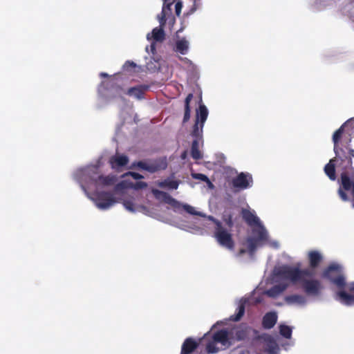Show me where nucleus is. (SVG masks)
I'll return each instance as SVG.
<instances>
[{
	"instance_id": "1",
	"label": "nucleus",
	"mask_w": 354,
	"mask_h": 354,
	"mask_svg": "<svg viewBox=\"0 0 354 354\" xmlns=\"http://www.w3.org/2000/svg\"><path fill=\"white\" fill-rule=\"evenodd\" d=\"M335 157L324 167V172L331 180L337 178L335 167L341 171L339 179L337 195L344 202L351 201L354 207V156L351 151H345L333 146Z\"/></svg>"
},
{
	"instance_id": "2",
	"label": "nucleus",
	"mask_w": 354,
	"mask_h": 354,
	"mask_svg": "<svg viewBox=\"0 0 354 354\" xmlns=\"http://www.w3.org/2000/svg\"><path fill=\"white\" fill-rule=\"evenodd\" d=\"M309 268L301 269V263L296 266L284 265L275 270V274L282 279L289 280L293 284L301 283L304 291L308 295H318L322 289V285L317 279H306L305 277H313L315 269L323 260L322 254L317 250H310L308 253Z\"/></svg>"
},
{
	"instance_id": "3",
	"label": "nucleus",
	"mask_w": 354,
	"mask_h": 354,
	"mask_svg": "<svg viewBox=\"0 0 354 354\" xmlns=\"http://www.w3.org/2000/svg\"><path fill=\"white\" fill-rule=\"evenodd\" d=\"M323 277L329 279L339 290L336 299L346 306L354 305V281L346 284L342 268L337 264L330 265L323 272Z\"/></svg>"
},
{
	"instance_id": "4",
	"label": "nucleus",
	"mask_w": 354,
	"mask_h": 354,
	"mask_svg": "<svg viewBox=\"0 0 354 354\" xmlns=\"http://www.w3.org/2000/svg\"><path fill=\"white\" fill-rule=\"evenodd\" d=\"M354 136V118L346 120L333 134L332 141L333 146L345 151H351L354 156V149L351 142Z\"/></svg>"
},
{
	"instance_id": "5",
	"label": "nucleus",
	"mask_w": 354,
	"mask_h": 354,
	"mask_svg": "<svg viewBox=\"0 0 354 354\" xmlns=\"http://www.w3.org/2000/svg\"><path fill=\"white\" fill-rule=\"evenodd\" d=\"M206 217L215 225L213 236L217 243L229 250H233L235 244L230 231L225 228L223 223L213 216H207Z\"/></svg>"
},
{
	"instance_id": "6",
	"label": "nucleus",
	"mask_w": 354,
	"mask_h": 354,
	"mask_svg": "<svg viewBox=\"0 0 354 354\" xmlns=\"http://www.w3.org/2000/svg\"><path fill=\"white\" fill-rule=\"evenodd\" d=\"M234 192H238L241 190L247 189L253 185V178L252 174L248 172H241L231 181Z\"/></svg>"
},
{
	"instance_id": "7",
	"label": "nucleus",
	"mask_w": 354,
	"mask_h": 354,
	"mask_svg": "<svg viewBox=\"0 0 354 354\" xmlns=\"http://www.w3.org/2000/svg\"><path fill=\"white\" fill-rule=\"evenodd\" d=\"M133 165L150 173H155L158 171L165 170L167 167V162L165 158H160L151 160L149 162L138 161L134 162Z\"/></svg>"
},
{
	"instance_id": "8",
	"label": "nucleus",
	"mask_w": 354,
	"mask_h": 354,
	"mask_svg": "<svg viewBox=\"0 0 354 354\" xmlns=\"http://www.w3.org/2000/svg\"><path fill=\"white\" fill-rule=\"evenodd\" d=\"M94 196L93 200L100 209H107L117 203L113 194L110 192H97Z\"/></svg>"
},
{
	"instance_id": "9",
	"label": "nucleus",
	"mask_w": 354,
	"mask_h": 354,
	"mask_svg": "<svg viewBox=\"0 0 354 354\" xmlns=\"http://www.w3.org/2000/svg\"><path fill=\"white\" fill-rule=\"evenodd\" d=\"M98 167H92L88 171V174L90 176L91 180L97 185L111 186L116 182V178L113 175H98Z\"/></svg>"
},
{
	"instance_id": "10",
	"label": "nucleus",
	"mask_w": 354,
	"mask_h": 354,
	"mask_svg": "<svg viewBox=\"0 0 354 354\" xmlns=\"http://www.w3.org/2000/svg\"><path fill=\"white\" fill-rule=\"evenodd\" d=\"M152 193L156 199L163 201L174 209H179L181 206V203L179 201L165 192L153 189Z\"/></svg>"
},
{
	"instance_id": "11",
	"label": "nucleus",
	"mask_w": 354,
	"mask_h": 354,
	"mask_svg": "<svg viewBox=\"0 0 354 354\" xmlns=\"http://www.w3.org/2000/svg\"><path fill=\"white\" fill-rule=\"evenodd\" d=\"M252 328L245 324H241L230 330V337L233 340L242 341L246 339Z\"/></svg>"
},
{
	"instance_id": "12",
	"label": "nucleus",
	"mask_w": 354,
	"mask_h": 354,
	"mask_svg": "<svg viewBox=\"0 0 354 354\" xmlns=\"http://www.w3.org/2000/svg\"><path fill=\"white\" fill-rule=\"evenodd\" d=\"M212 339L216 343H220L225 348H228L232 345V339L230 337V331L225 329H221L214 333Z\"/></svg>"
},
{
	"instance_id": "13",
	"label": "nucleus",
	"mask_w": 354,
	"mask_h": 354,
	"mask_svg": "<svg viewBox=\"0 0 354 354\" xmlns=\"http://www.w3.org/2000/svg\"><path fill=\"white\" fill-rule=\"evenodd\" d=\"M149 88V86L145 84H140L136 86L131 87L127 91V94L131 96H134L138 100L144 98V95L146 91Z\"/></svg>"
},
{
	"instance_id": "14",
	"label": "nucleus",
	"mask_w": 354,
	"mask_h": 354,
	"mask_svg": "<svg viewBox=\"0 0 354 354\" xmlns=\"http://www.w3.org/2000/svg\"><path fill=\"white\" fill-rule=\"evenodd\" d=\"M198 346V343L192 337L185 339L181 347V354H191Z\"/></svg>"
},
{
	"instance_id": "15",
	"label": "nucleus",
	"mask_w": 354,
	"mask_h": 354,
	"mask_svg": "<svg viewBox=\"0 0 354 354\" xmlns=\"http://www.w3.org/2000/svg\"><path fill=\"white\" fill-rule=\"evenodd\" d=\"M241 215L243 220L250 226L257 225L261 223L259 218L253 212L247 209H242Z\"/></svg>"
},
{
	"instance_id": "16",
	"label": "nucleus",
	"mask_w": 354,
	"mask_h": 354,
	"mask_svg": "<svg viewBox=\"0 0 354 354\" xmlns=\"http://www.w3.org/2000/svg\"><path fill=\"white\" fill-rule=\"evenodd\" d=\"M129 162V158L124 155L113 156L109 159V163L113 169H118L124 167Z\"/></svg>"
},
{
	"instance_id": "17",
	"label": "nucleus",
	"mask_w": 354,
	"mask_h": 354,
	"mask_svg": "<svg viewBox=\"0 0 354 354\" xmlns=\"http://www.w3.org/2000/svg\"><path fill=\"white\" fill-rule=\"evenodd\" d=\"M258 227L253 229L252 232L255 235L254 239L257 240L260 243L268 241V235L266 228L261 224L257 225Z\"/></svg>"
},
{
	"instance_id": "18",
	"label": "nucleus",
	"mask_w": 354,
	"mask_h": 354,
	"mask_svg": "<svg viewBox=\"0 0 354 354\" xmlns=\"http://www.w3.org/2000/svg\"><path fill=\"white\" fill-rule=\"evenodd\" d=\"M277 316L275 313H267L263 317L262 325L264 328L270 329L275 325Z\"/></svg>"
},
{
	"instance_id": "19",
	"label": "nucleus",
	"mask_w": 354,
	"mask_h": 354,
	"mask_svg": "<svg viewBox=\"0 0 354 354\" xmlns=\"http://www.w3.org/2000/svg\"><path fill=\"white\" fill-rule=\"evenodd\" d=\"M208 115V111L204 104L199 106L198 110L196 111V120L201 124V128L203 129L204 123L206 121Z\"/></svg>"
},
{
	"instance_id": "20",
	"label": "nucleus",
	"mask_w": 354,
	"mask_h": 354,
	"mask_svg": "<svg viewBox=\"0 0 354 354\" xmlns=\"http://www.w3.org/2000/svg\"><path fill=\"white\" fill-rule=\"evenodd\" d=\"M287 288L288 285L285 283L274 285L268 290L267 294L269 297H275L286 290Z\"/></svg>"
},
{
	"instance_id": "21",
	"label": "nucleus",
	"mask_w": 354,
	"mask_h": 354,
	"mask_svg": "<svg viewBox=\"0 0 354 354\" xmlns=\"http://www.w3.org/2000/svg\"><path fill=\"white\" fill-rule=\"evenodd\" d=\"M285 301L288 304H298L304 305L306 304V297L301 295H292L285 297Z\"/></svg>"
},
{
	"instance_id": "22",
	"label": "nucleus",
	"mask_w": 354,
	"mask_h": 354,
	"mask_svg": "<svg viewBox=\"0 0 354 354\" xmlns=\"http://www.w3.org/2000/svg\"><path fill=\"white\" fill-rule=\"evenodd\" d=\"M189 49V43L185 38H182L176 42L175 50L181 55L187 54Z\"/></svg>"
},
{
	"instance_id": "23",
	"label": "nucleus",
	"mask_w": 354,
	"mask_h": 354,
	"mask_svg": "<svg viewBox=\"0 0 354 354\" xmlns=\"http://www.w3.org/2000/svg\"><path fill=\"white\" fill-rule=\"evenodd\" d=\"M193 98V94L189 93L185 100V113L183 117V122H187L190 118V102Z\"/></svg>"
},
{
	"instance_id": "24",
	"label": "nucleus",
	"mask_w": 354,
	"mask_h": 354,
	"mask_svg": "<svg viewBox=\"0 0 354 354\" xmlns=\"http://www.w3.org/2000/svg\"><path fill=\"white\" fill-rule=\"evenodd\" d=\"M246 301H241L237 308V313L230 316V319L231 321L237 322L239 321L245 313Z\"/></svg>"
},
{
	"instance_id": "25",
	"label": "nucleus",
	"mask_w": 354,
	"mask_h": 354,
	"mask_svg": "<svg viewBox=\"0 0 354 354\" xmlns=\"http://www.w3.org/2000/svg\"><path fill=\"white\" fill-rule=\"evenodd\" d=\"M191 156L194 160H200L203 158L201 152L199 150V143L196 139L192 142L191 147Z\"/></svg>"
},
{
	"instance_id": "26",
	"label": "nucleus",
	"mask_w": 354,
	"mask_h": 354,
	"mask_svg": "<svg viewBox=\"0 0 354 354\" xmlns=\"http://www.w3.org/2000/svg\"><path fill=\"white\" fill-rule=\"evenodd\" d=\"M151 33L155 41L162 42L165 39V34L162 27L153 28Z\"/></svg>"
},
{
	"instance_id": "27",
	"label": "nucleus",
	"mask_w": 354,
	"mask_h": 354,
	"mask_svg": "<svg viewBox=\"0 0 354 354\" xmlns=\"http://www.w3.org/2000/svg\"><path fill=\"white\" fill-rule=\"evenodd\" d=\"M182 207L186 212L191 215L205 217V214L201 212L196 211L195 208L188 204H181L180 208Z\"/></svg>"
},
{
	"instance_id": "28",
	"label": "nucleus",
	"mask_w": 354,
	"mask_h": 354,
	"mask_svg": "<svg viewBox=\"0 0 354 354\" xmlns=\"http://www.w3.org/2000/svg\"><path fill=\"white\" fill-rule=\"evenodd\" d=\"M247 243H248V250L250 254H253L255 252L257 246L261 245V243H260L259 241H257V240H256L253 237L248 238Z\"/></svg>"
},
{
	"instance_id": "29",
	"label": "nucleus",
	"mask_w": 354,
	"mask_h": 354,
	"mask_svg": "<svg viewBox=\"0 0 354 354\" xmlns=\"http://www.w3.org/2000/svg\"><path fill=\"white\" fill-rule=\"evenodd\" d=\"M191 176L194 179L200 180L201 181L205 182L209 187H213V184L206 175L201 173H192Z\"/></svg>"
},
{
	"instance_id": "30",
	"label": "nucleus",
	"mask_w": 354,
	"mask_h": 354,
	"mask_svg": "<svg viewBox=\"0 0 354 354\" xmlns=\"http://www.w3.org/2000/svg\"><path fill=\"white\" fill-rule=\"evenodd\" d=\"M179 183L176 180H165L160 183L159 186L161 187H169V189H176L178 187Z\"/></svg>"
},
{
	"instance_id": "31",
	"label": "nucleus",
	"mask_w": 354,
	"mask_h": 354,
	"mask_svg": "<svg viewBox=\"0 0 354 354\" xmlns=\"http://www.w3.org/2000/svg\"><path fill=\"white\" fill-rule=\"evenodd\" d=\"M279 333L283 337L288 339L291 337L292 328L287 325H281L279 326Z\"/></svg>"
},
{
	"instance_id": "32",
	"label": "nucleus",
	"mask_w": 354,
	"mask_h": 354,
	"mask_svg": "<svg viewBox=\"0 0 354 354\" xmlns=\"http://www.w3.org/2000/svg\"><path fill=\"white\" fill-rule=\"evenodd\" d=\"M203 131V129L201 128V124L196 121L193 126V130L192 131V137L196 138V139L201 136V133Z\"/></svg>"
},
{
	"instance_id": "33",
	"label": "nucleus",
	"mask_w": 354,
	"mask_h": 354,
	"mask_svg": "<svg viewBox=\"0 0 354 354\" xmlns=\"http://www.w3.org/2000/svg\"><path fill=\"white\" fill-rule=\"evenodd\" d=\"M222 219L229 229H231L234 226L233 216L232 214H223Z\"/></svg>"
},
{
	"instance_id": "34",
	"label": "nucleus",
	"mask_w": 354,
	"mask_h": 354,
	"mask_svg": "<svg viewBox=\"0 0 354 354\" xmlns=\"http://www.w3.org/2000/svg\"><path fill=\"white\" fill-rule=\"evenodd\" d=\"M216 342L212 339L206 345V351L208 353H216L219 351V348L216 346Z\"/></svg>"
},
{
	"instance_id": "35",
	"label": "nucleus",
	"mask_w": 354,
	"mask_h": 354,
	"mask_svg": "<svg viewBox=\"0 0 354 354\" xmlns=\"http://www.w3.org/2000/svg\"><path fill=\"white\" fill-rule=\"evenodd\" d=\"M123 205L127 210H129L131 212H136V209L134 207V204L131 201H124L123 202Z\"/></svg>"
},
{
	"instance_id": "36",
	"label": "nucleus",
	"mask_w": 354,
	"mask_h": 354,
	"mask_svg": "<svg viewBox=\"0 0 354 354\" xmlns=\"http://www.w3.org/2000/svg\"><path fill=\"white\" fill-rule=\"evenodd\" d=\"M167 15V13L165 12H163L162 11L161 12V13L158 16V19H159V22H160V26H163L165 25L166 24V16Z\"/></svg>"
},
{
	"instance_id": "37",
	"label": "nucleus",
	"mask_w": 354,
	"mask_h": 354,
	"mask_svg": "<svg viewBox=\"0 0 354 354\" xmlns=\"http://www.w3.org/2000/svg\"><path fill=\"white\" fill-rule=\"evenodd\" d=\"M136 67V64L131 61H127L123 66L124 70L127 71H129L130 68H134Z\"/></svg>"
},
{
	"instance_id": "38",
	"label": "nucleus",
	"mask_w": 354,
	"mask_h": 354,
	"mask_svg": "<svg viewBox=\"0 0 354 354\" xmlns=\"http://www.w3.org/2000/svg\"><path fill=\"white\" fill-rule=\"evenodd\" d=\"M171 6H172V3H165V4L164 3L162 11L163 12L167 13V15L169 13H171Z\"/></svg>"
},
{
	"instance_id": "39",
	"label": "nucleus",
	"mask_w": 354,
	"mask_h": 354,
	"mask_svg": "<svg viewBox=\"0 0 354 354\" xmlns=\"http://www.w3.org/2000/svg\"><path fill=\"white\" fill-rule=\"evenodd\" d=\"M183 8L182 2L178 1L175 5V11L177 16H180Z\"/></svg>"
},
{
	"instance_id": "40",
	"label": "nucleus",
	"mask_w": 354,
	"mask_h": 354,
	"mask_svg": "<svg viewBox=\"0 0 354 354\" xmlns=\"http://www.w3.org/2000/svg\"><path fill=\"white\" fill-rule=\"evenodd\" d=\"M147 183L145 182H142V181H140V182H137L135 185H134V187L136 189H142V188H145L147 187Z\"/></svg>"
},
{
	"instance_id": "41",
	"label": "nucleus",
	"mask_w": 354,
	"mask_h": 354,
	"mask_svg": "<svg viewBox=\"0 0 354 354\" xmlns=\"http://www.w3.org/2000/svg\"><path fill=\"white\" fill-rule=\"evenodd\" d=\"M135 180H139L143 178V176L136 172H129V173Z\"/></svg>"
},
{
	"instance_id": "42",
	"label": "nucleus",
	"mask_w": 354,
	"mask_h": 354,
	"mask_svg": "<svg viewBox=\"0 0 354 354\" xmlns=\"http://www.w3.org/2000/svg\"><path fill=\"white\" fill-rule=\"evenodd\" d=\"M151 50L153 53L156 51V44L153 43L151 44Z\"/></svg>"
},
{
	"instance_id": "43",
	"label": "nucleus",
	"mask_w": 354,
	"mask_h": 354,
	"mask_svg": "<svg viewBox=\"0 0 354 354\" xmlns=\"http://www.w3.org/2000/svg\"><path fill=\"white\" fill-rule=\"evenodd\" d=\"M186 156H187V152H186V151H184V152L181 154V158H182V159H185V158H186Z\"/></svg>"
},
{
	"instance_id": "44",
	"label": "nucleus",
	"mask_w": 354,
	"mask_h": 354,
	"mask_svg": "<svg viewBox=\"0 0 354 354\" xmlns=\"http://www.w3.org/2000/svg\"><path fill=\"white\" fill-rule=\"evenodd\" d=\"M100 75L102 77H108V74L105 73H101Z\"/></svg>"
},
{
	"instance_id": "45",
	"label": "nucleus",
	"mask_w": 354,
	"mask_h": 354,
	"mask_svg": "<svg viewBox=\"0 0 354 354\" xmlns=\"http://www.w3.org/2000/svg\"><path fill=\"white\" fill-rule=\"evenodd\" d=\"M245 252V250L244 249L240 250V254H244Z\"/></svg>"
},
{
	"instance_id": "46",
	"label": "nucleus",
	"mask_w": 354,
	"mask_h": 354,
	"mask_svg": "<svg viewBox=\"0 0 354 354\" xmlns=\"http://www.w3.org/2000/svg\"><path fill=\"white\" fill-rule=\"evenodd\" d=\"M162 1H163V3H167V1H168V0H162Z\"/></svg>"
}]
</instances>
